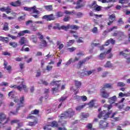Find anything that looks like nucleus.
<instances>
[{"label": "nucleus", "mask_w": 130, "mask_h": 130, "mask_svg": "<svg viewBox=\"0 0 130 130\" xmlns=\"http://www.w3.org/2000/svg\"><path fill=\"white\" fill-rule=\"evenodd\" d=\"M20 81H19V83H21V85H10V88H12V89H16L17 88L18 91H22V90H24V92H28V88L27 86L24 84H23V81L21 79L19 78Z\"/></svg>", "instance_id": "nucleus-1"}, {"label": "nucleus", "mask_w": 130, "mask_h": 130, "mask_svg": "<svg viewBox=\"0 0 130 130\" xmlns=\"http://www.w3.org/2000/svg\"><path fill=\"white\" fill-rule=\"evenodd\" d=\"M74 114H75V111L72 109H69L67 112L60 116L59 121L61 122V120L67 118V117H72Z\"/></svg>", "instance_id": "nucleus-2"}, {"label": "nucleus", "mask_w": 130, "mask_h": 130, "mask_svg": "<svg viewBox=\"0 0 130 130\" xmlns=\"http://www.w3.org/2000/svg\"><path fill=\"white\" fill-rule=\"evenodd\" d=\"M51 85H52V86H55V88H52L53 93H55L56 92H59V91H60V89H59V87H60V85H61V83H60V81H55L53 80L51 83Z\"/></svg>", "instance_id": "nucleus-3"}, {"label": "nucleus", "mask_w": 130, "mask_h": 130, "mask_svg": "<svg viewBox=\"0 0 130 130\" xmlns=\"http://www.w3.org/2000/svg\"><path fill=\"white\" fill-rule=\"evenodd\" d=\"M111 113H112V111H110L107 113L106 111H105V110H104L99 114L98 117L99 118L104 117V119H106L109 117V115H110Z\"/></svg>", "instance_id": "nucleus-4"}, {"label": "nucleus", "mask_w": 130, "mask_h": 130, "mask_svg": "<svg viewBox=\"0 0 130 130\" xmlns=\"http://www.w3.org/2000/svg\"><path fill=\"white\" fill-rule=\"evenodd\" d=\"M61 29H62V30H65V31H67V30H69V29L78 30V29H79V26L76 25L68 24L67 26L63 25L61 26Z\"/></svg>", "instance_id": "nucleus-5"}, {"label": "nucleus", "mask_w": 130, "mask_h": 130, "mask_svg": "<svg viewBox=\"0 0 130 130\" xmlns=\"http://www.w3.org/2000/svg\"><path fill=\"white\" fill-rule=\"evenodd\" d=\"M23 9L24 11H26L27 12H31L32 13H34L35 14H37L38 15L39 14V11L36 9V6H34L30 8L24 7H23Z\"/></svg>", "instance_id": "nucleus-6"}, {"label": "nucleus", "mask_w": 130, "mask_h": 130, "mask_svg": "<svg viewBox=\"0 0 130 130\" xmlns=\"http://www.w3.org/2000/svg\"><path fill=\"white\" fill-rule=\"evenodd\" d=\"M50 125L52 127H56L58 125V124H57V122L55 121H53L50 124L46 125L44 127V129L46 130H51V128H50Z\"/></svg>", "instance_id": "nucleus-7"}, {"label": "nucleus", "mask_w": 130, "mask_h": 130, "mask_svg": "<svg viewBox=\"0 0 130 130\" xmlns=\"http://www.w3.org/2000/svg\"><path fill=\"white\" fill-rule=\"evenodd\" d=\"M75 85L76 88H77L76 90L74 89V92L75 95H77L78 93H79V88L82 86V82L81 81H79L78 80H75Z\"/></svg>", "instance_id": "nucleus-8"}, {"label": "nucleus", "mask_w": 130, "mask_h": 130, "mask_svg": "<svg viewBox=\"0 0 130 130\" xmlns=\"http://www.w3.org/2000/svg\"><path fill=\"white\" fill-rule=\"evenodd\" d=\"M28 42H29V41L27 38H25V37H21L19 41L20 45H24V44H26Z\"/></svg>", "instance_id": "nucleus-9"}, {"label": "nucleus", "mask_w": 130, "mask_h": 130, "mask_svg": "<svg viewBox=\"0 0 130 130\" xmlns=\"http://www.w3.org/2000/svg\"><path fill=\"white\" fill-rule=\"evenodd\" d=\"M42 19L47 20V21H52L55 19L53 16V14H51L49 15H45L43 17Z\"/></svg>", "instance_id": "nucleus-10"}, {"label": "nucleus", "mask_w": 130, "mask_h": 130, "mask_svg": "<svg viewBox=\"0 0 130 130\" xmlns=\"http://www.w3.org/2000/svg\"><path fill=\"white\" fill-rule=\"evenodd\" d=\"M120 55H123L124 57H127V55L130 54V50L126 49L124 51L119 52Z\"/></svg>", "instance_id": "nucleus-11"}, {"label": "nucleus", "mask_w": 130, "mask_h": 130, "mask_svg": "<svg viewBox=\"0 0 130 130\" xmlns=\"http://www.w3.org/2000/svg\"><path fill=\"white\" fill-rule=\"evenodd\" d=\"M22 5V2L20 0L16 1L15 2H12L10 3V6L16 8L17 7H20Z\"/></svg>", "instance_id": "nucleus-12"}, {"label": "nucleus", "mask_w": 130, "mask_h": 130, "mask_svg": "<svg viewBox=\"0 0 130 130\" xmlns=\"http://www.w3.org/2000/svg\"><path fill=\"white\" fill-rule=\"evenodd\" d=\"M101 93L103 98H108L109 97V94H110V93H108L104 88L101 89Z\"/></svg>", "instance_id": "nucleus-13"}, {"label": "nucleus", "mask_w": 130, "mask_h": 130, "mask_svg": "<svg viewBox=\"0 0 130 130\" xmlns=\"http://www.w3.org/2000/svg\"><path fill=\"white\" fill-rule=\"evenodd\" d=\"M73 97L74 98V99H78V100H82V101H83L85 102V101H87V96H79L77 95L76 94L73 95Z\"/></svg>", "instance_id": "nucleus-14"}, {"label": "nucleus", "mask_w": 130, "mask_h": 130, "mask_svg": "<svg viewBox=\"0 0 130 130\" xmlns=\"http://www.w3.org/2000/svg\"><path fill=\"white\" fill-rule=\"evenodd\" d=\"M91 7L94 8L95 10L99 12L101 10V7L97 5V3L96 1H93L91 4Z\"/></svg>", "instance_id": "nucleus-15"}, {"label": "nucleus", "mask_w": 130, "mask_h": 130, "mask_svg": "<svg viewBox=\"0 0 130 130\" xmlns=\"http://www.w3.org/2000/svg\"><path fill=\"white\" fill-rule=\"evenodd\" d=\"M115 20V14H112L109 16V22H108V25L110 26L111 24L113 23V21Z\"/></svg>", "instance_id": "nucleus-16"}, {"label": "nucleus", "mask_w": 130, "mask_h": 130, "mask_svg": "<svg viewBox=\"0 0 130 130\" xmlns=\"http://www.w3.org/2000/svg\"><path fill=\"white\" fill-rule=\"evenodd\" d=\"M109 124L106 122L101 121L100 122V127H101V128H106V127H108L109 126Z\"/></svg>", "instance_id": "nucleus-17"}, {"label": "nucleus", "mask_w": 130, "mask_h": 130, "mask_svg": "<svg viewBox=\"0 0 130 130\" xmlns=\"http://www.w3.org/2000/svg\"><path fill=\"white\" fill-rule=\"evenodd\" d=\"M31 33V31L29 30H24L22 31H20L19 32H18V37H21V36H24L25 34H30Z\"/></svg>", "instance_id": "nucleus-18"}, {"label": "nucleus", "mask_w": 130, "mask_h": 130, "mask_svg": "<svg viewBox=\"0 0 130 130\" xmlns=\"http://www.w3.org/2000/svg\"><path fill=\"white\" fill-rule=\"evenodd\" d=\"M110 52H111V49H109L107 53H101L99 56L100 59H104V58H105V56H106V55L108 54V53H110Z\"/></svg>", "instance_id": "nucleus-19"}, {"label": "nucleus", "mask_w": 130, "mask_h": 130, "mask_svg": "<svg viewBox=\"0 0 130 130\" xmlns=\"http://www.w3.org/2000/svg\"><path fill=\"white\" fill-rule=\"evenodd\" d=\"M119 36V39L120 40H121V39H120V37H123L124 36V34H123V32H121V31H116L115 32H114L113 34V36Z\"/></svg>", "instance_id": "nucleus-20"}, {"label": "nucleus", "mask_w": 130, "mask_h": 130, "mask_svg": "<svg viewBox=\"0 0 130 130\" xmlns=\"http://www.w3.org/2000/svg\"><path fill=\"white\" fill-rule=\"evenodd\" d=\"M4 64L5 66V69L8 71V73H10L12 71V67L11 66H8V62L6 61H4Z\"/></svg>", "instance_id": "nucleus-21"}, {"label": "nucleus", "mask_w": 130, "mask_h": 130, "mask_svg": "<svg viewBox=\"0 0 130 130\" xmlns=\"http://www.w3.org/2000/svg\"><path fill=\"white\" fill-rule=\"evenodd\" d=\"M116 100H117V98H116V96L114 95L113 97L109 99V102L111 105L113 104V103H114Z\"/></svg>", "instance_id": "nucleus-22"}, {"label": "nucleus", "mask_w": 130, "mask_h": 130, "mask_svg": "<svg viewBox=\"0 0 130 130\" xmlns=\"http://www.w3.org/2000/svg\"><path fill=\"white\" fill-rule=\"evenodd\" d=\"M20 103L21 105L19 106V107H18L16 109V111H18L19 110V107H23L24 106V96H22L20 99Z\"/></svg>", "instance_id": "nucleus-23"}, {"label": "nucleus", "mask_w": 130, "mask_h": 130, "mask_svg": "<svg viewBox=\"0 0 130 130\" xmlns=\"http://www.w3.org/2000/svg\"><path fill=\"white\" fill-rule=\"evenodd\" d=\"M6 118H7V116L6 115V114L3 113H0V121H4V120H5Z\"/></svg>", "instance_id": "nucleus-24"}, {"label": "nucleus", "mask_w": 130, "mask_h": 130, "mask_svg": "<svg viewBox=\"0 0 130 130\" xmlns=\"http://www.w3.org/2000/svg\"><path fill=\"white\" fill-rule=\"evenodd\" d=\"M99 2H101V3H103V4H105V3H115L116 1L117 0H98Z\"/></svg>", "instance_id": "nucleus-25"}, {"label": "nucleus", "mask_w": 130, "mask_h": 130, "mask_svg": "<svg viewBox=\"0 0 130 130\" xmlns=\"http://www.w3.org/2000/svg\"><path fill=\"white\" fill-rule=\"evenodd\" d=\"M29 40H31L34 42V43H37V38L36 36H31L29 38Z\"/></svg>", "instance_id": "nucleus-26"}, {"label": "nucleus", "mask_w": 130, "mask_h": 130, "mask_svg": "<svg viewBox=\"0 0 130 130\" xmlns=\"http://www.w3.org/2000/svg\"><path fill=\"white\" fill-rule=\"evenodd\" d=\"M96 101V100H91L88 104L89 107L90 108H92V107H94V105H95V102Z\"/></svg>", "instance_id": "nucleus-27"}, {"label": "nucleus", "mask_w": 130, "mask_h": 130, "mask_svg": "<svg viewBox=\"0 0 130 130\" xmlns=\"http://www.w3.org/2000/svg\"><path fill=\"white\" fill-rule=\"evenodd\" d=\"M86 105H87V104H86L85 103H84L83 105L79 106L78 107H77L76 110L77 111H80V110H81V109H83L84 108V107H85V106H86Z\"/></svg>", "instance_id": "nucleus-28"}, {"label": "nucleus", "mask_w": 130, "mask_h": 130, "mask_svg": "<svg viewBox=\"0 0 130 130\" xmlns=\"http://www.w3.org/2000/svg\"><path fill=\"white\" fill-rule=\"evenodd\" d=\"M0 41L7 43V42H9V39L7 37H0Z\"/></svg>", "instance_id": "nucleus-29"}, {"label": "nucleus", "mask_w": 130, "mask_h": 130, "mask_svg": "<svg viewBox=\"0 0 130 130\" xmlns=\"http://www.w3.org/2000/svg\"><path fill=\"white\" fill-rule=\"evenodd\" d=\"M3 30H4V31H8L9 30V23L7 22H5L4 23V26L3 27Z\"/></svg>", "instance_id": "nucleus-30"}, {"label": "nucleus", "mask_w": 130, "mask_h": 130, "mask_svg": "<svg viewBox=\"0 0 130 130\" xmlns=\"http://www.w3.org/2000/svg\"><path fill=\"white\" fill-rule=\"evenodd\" d=\"M45 9L46 10H47V11L50 12V11H52V5L45 6Z\"/></svg>", "instance_id": "nucleus-31"}, {"label": "nucleus", "mask_w": 130, "mask_h": 130, "mask_svg": "<svg viewBox=\"0 0 130 130\" xmlns=\"http://www.w3.org/2000/svg\"><path fill=\"white\" fill-rule=\"evenodd\" d=\"M84 63H85V61H80L77 64L78 69H80L81 67H82V66H83Z\"/></svg>", "instance_id": "nucleus-32"}, {"label": "nucleus", "mask_w": 130, "mask_h": 130, "mask_svg": "<svg viewBox=\"0 0 130 130\" xmlns=\"http://www.w3.org/2000/svg\"><path fill=\"white\" fill-rule=\"evenodd\" d=\"M8 96L10 98H14L15 97V92L13 91L9 92Z\"/></svg>", "instance_id": "nucleus-33"}, {"label": "nucleus", "mask_w": 130, "mask_h": 130, "mask_svg": "<svg viewBox=\"0 0 130 130\" xmlns=\"http://www.w3.org/2000/svg\"><path fill=\"white\" fill-rule=\"evenodd\" d=\"M25 45L22 47V48L21 49V51H25V52H28L30 51V49L28 47L25 48Z\"/></svg>", "instance_id": "nucleus-34"}, {"label": "nucleus", "mask_w": 130, "mask_h": 130, "mask_svg": "<svg viewBox=\"0 0 130 130\" xmlns=\"http://www.w3.org/2000/svg\"><path fill=\"white\" fill-rule=\"evenodd\" d=\"M74 43H75V40H71L69 41L68 42H67V46H71V45H73Z\"/></svg>", "instance_id": "nucleus-35"}, {"label": "nucleus", "mask_w": 130, "mask_h": 130, "mask_svg": "<svg viewBox=\"0 0 130 130\" xmlns=\"http://www.w3.org/2000/svg\"><path fill=\"white\" fill-rule=\"evenodd\" d=\"M53 29H58V30H60L61 29V27L59 26V24L56 23L55 25L53 26Z\"/></svg>", "instance_id": "nucleus-36"}, {"label": "nucleus", "mask_w": 130, "mask_h": 130, "mask_svg": "<svg viewBox=\"0 0 130 130\" xmlns=\"http://www.w3.org/2000/svg\"><path fill=\"white\" fill-rule=\"evenodd\" d=\"M62 16H63V13L61 12H58L56 13V17L60 18V17H62Z\"/></svg>", "instance_id": "nucleus-37"}, {"label": "nucleus", "mask_w": 130, "mask_h": 130, "mask_svg": "<svg viewBox=\"0 0 130 130\" xmlns=\"http://www.w3.org/2000/svg\"><path fill=\"white\" fill-rule=\"evenodd\" d=\"M9 45H10V46H12V47H14V48H16L17 46V44L16 42H10Z\"/></svg>", "instance_id": "nucleus-38"}, {"label": "nucleus", "mask_w": 130, "mask_h": 130, "mask_svg": "<svg viewBox=\"0 0 130 130\" xmlns=\"http://www.w3.org/2000/svg\"><path fill=\"white\" fill-rule=\"evenodd\" d=\"M111 87H112V84H109V83H106L104 85V87L103 88L105 89V88H111Z\"/></svg>", "instance_id": "nucleus-39"}, {"label": "nucleus", "mask_w": 130, "mask_h": 130, "mask_svg": "<svg viewBox=\"0 0 130 130\" xmlns=\"http://www.w3.org/2000/svg\"><path fill=\"white\" fill-rule=\"evenodd\" d=\"M105 68H112V64L110 61H108L105 65Z\"/></svg>", "instance_id": "nucleus-40"}, {"label": "nucleus", "mask_w": 130, "mask_h": 130, "mask_svg": "<svg viewBox=\"0 0 130 130\" xmlns=\"http://www.w3.org/2000/svg\"><path fill=\"white\" fill-rule=\"evenodd\" d=\"M81 116H82V118H87V117H89V114L87 113H81Z\"/></svg>", "instance_id": "nucleus-41"}, {"label": "nucleus", "mask_w": 130, "mask_h": 130, "mask_svg": "<svg viewBox=\"0 0 130 130\" xmlns=\"http://www.w3.org/2000/svg\"><path fill=\"white\" fill-rule=\"evenodd\" d=\"M94 73H95V70L86 71V74L87 76H90V75H92V74H94Z\"/></svg>", "instance_id": "nucleus-42"}, {"label": "nucleus", "mask_w": 130, "mask_h": 130, "mask_svg": "<svg viewBox=\"0 0 130 130\" xmlns=\"http://www.w3.org/2000/svg\"><path fill=\"white\" fill-rule=\"evenodd\" d=\"M70 33H71V34H73V37L75 38H78V33H77V32L71 30L70 31Z\"/></svg>", "instance_id": "nucleus-43"}, {"label": "nucleus", "mask_w": 130, "mask_h": 130, "mask_svg": "<svg viewBox=\"0 0 130 130\" xmlns=\"http://www.w3.org/2000/svg\"><path fill=\"white\" fill-rule=\"evenodd\" d=\"M37 123V121L35 120L34 122H29L28 125H30V126H33L34 125H36Z\"/></svg>", "instance_id": "nucleus-44"}, {"label": "nucleus", "mask_w": 130, "mask_h": 130, "mask_svg": "<svg viewBox=\"0 0 130 130\" xmlns=\"http://www.w3.org/2000/svg\"><path fill=\"white\" fill-rule=\"evenodd\" d=\"M93 125L91 123H88L87 125V130H94V129L92 128Z\"/></svg>", "instance_id": "nucleus-45"}, {"label": "nucleus", "mask_w": 130, "mask_h": 130, "mask_svg": "<svg viewBox=\"0 0 130 130\" xmlns=\"http://www.w3.org/2000/svg\"><path fill=\"white\" fill-rule=\"evenodd\" d=\"M104 107L107 108V110H110V109H111V108H112V105H108L107 104H105L104 106Z\"/></svg>", "instance_id": "nucleus-46"}, {"label": "nucleus", "mask_w": 130, "mask_h": 130, "mask_svg": "<svg viewBox=\"0 0 130 130\" xmlns=\"http://www.w3.org/2000/svg\"><path fill=\"white\" fill-rule=\"evenodd\" d=\"M39 113V110L35 109L31 112V114H38Z\"/></svg>", "instance_id": "nucleus-47"}, {"label": "nucleus", "mask_w": 130, "mask_h": 130, "mask_svg": "<svg viewBox=\"0 0 130 130\" xmlns=\"http://www.w3.org/2000/svg\"><path fill=\"white\" fill-rule=\"evenodd\" d=\"M78 43H83L84 42V39L82 37L79 38L77 40Z\"/></svg>", "instance_id": "nucleus-48"}, {"label": "nucleus", "mask_w": 130, "mask_h": 130, "mask_svg": "<svg viewBox=\"0 0 130 130\" xmlns=\"http://www.w3.org/2000/svg\"><path fill=\"white\" fill-rule=\"evenodd\" d=\"M92 32L94 34L98 33V29L97 28V27H93L92 29Z\"/></svg>", "instance_id": "nucleus-49"}, {"label": "nucleus", "mask_w": 130, "mask_h": 130, "mask_svg": "<svg viewBox=\"0 0 130 130\" xmlns=\"http://www.w3.org/2000/svg\"><path fill=\"white\" fill-rule=\"evenodd\" d=\"M11 8L8 7H6V12L7 13V14H10V13H11Z\"/></svg>", "instance_id": "nucleus-50"}, {"label": "nucleus", "mask_w": 130, "mask_h": 130, "mask_svg": "<svg viewBox=\"0 0 130 130\" xmlns=\"http://www.w3.org/2000/svg\"><path fill=\"white\" fill-rule=\"evenodd\" d=\"M1 86H5V87H8L9 86V83L3 82L1 83Z\"/></svg>", "instance_id": "nucleus-51"}, {"label": "nucleus", "mask_w": 130, "mask_h": 130, "mask_svg": "<svg viewBox=\"0 0 130 130\" xmlns=\"http://www.w3.org/2000/svg\"><path fill=\"white\" fill-rule=\"evenodd\" d=\"M67 50L68 51H70V52H73V51H75L76 50V48L72 47L70 48H68Z\"/></svg>", "instance_id": "nucleus-52"}, {"label": "nucleus", "mask_w": 130, "mask_h": 130, "mask_svg": "<svg viewBox=\"0 0 130 130\" xmlns=\"http://www.w3.org/2000/svg\"><path fill=\"white\" fill-rule=\"evenodd\" d=\"M40 84H43L44 85H45L46 86H47L48 85V83L46 82V81L41 80V81L39 82Z\"/></svg>", "instance_id": "nucleus-53"}, {"label": "nucleus", "mask_w": 130, "mask_h": 130, "mask_svg": "<svg viewBox=\"0 0 130 130\" xmlns=\"http://www.w3.org/2000/svg\"><path fill=\"white\" fill-rule=\"evenodd\" d=\"M18 122H19V120L18 119L12 120L11 121V124H14V123H17Z\"/></svg>", "instance_id": "nucleus-54"}, {"label": "nucleus", "mask_w": 130, "mask_h": 130, "mask_svg": "<svg viewBox=\"0 0 130 130\" xmlns=\"http://www.w3.org/2000/svg\"><path fill=\"white\" fill-rule=\"evenodd\" d=\"M70 19H71L70 16H66L64 18V22H69V21H70Z\"/></svg>", "instance_id": "nucleus-55"}, {"label": "nucleus", "mask_w": 130, "mask_h": 130, "mask_svg": "<svg viewBox=\"0 0 130 130\" xmlns=\"http://www.w3.org/2000/svg\"><path fill=\"white\" fill-rule=\"evenodd\" d=\"M118 86L119 87H124L125 86V84L123 83V82H118Z\"/></svg>", "instance_id": "nucleus-56"}, {"label": "nucleus", "mask_w": 130, "mask_h": 130, "mask_svg": "<svg viewBox=\"0 0 130 130\" xmlns=\"http://www.w3.org/2000/svg\"><path fill=\"white\" fill-rule=\"evenodd\" d=\"M19 67H20V70H23V69H25L24 64L23 63H20L19 64Z\"/></svg>", "instance_id": "nucleus-57"}, {"label": "nucleus", "mask_w": 130, "mask_h": 130, "mask_svg": "<svg viewBox=\"0 0 130 130\" xmlns=\"http://www.w3.org/2000/svg\"><path fill=\"white\" fill-rule=\"evenodd\" d=\"M25 15L22 16H20V17L18 18V21L21 22V21H22V20H25Z\"/></svg>", "instance_id": "nucleus-58"}, {"label": "nucleus", "mask_w": 130, "mask_h": 130, "mask_svg": "<svg viewBox=\"0 0 130 130\" xmlns=\"http://www.w3.org/2000/svg\"><path fill=\"white\" fill-rule=\"evenodd\" d=\"M80 76H81V77H86L87 76H88L87 75V71H85L84 72H82L80 74Z\"/></svg>", "instance_id": "nucleus-59"}, {"label": "nucleus", "mask_w": 130, "mask_h": 130, "mask_svg": "<svg viewBox=\"0 0 130 130\" xmlns=\"http://www.w3.org/2000/svg\"><path fill=\"white\" fill-rule=\"evenodd\" d=\"M8 36L9 37H10L11 38H12V39L15 40V39H17V37L16 36H14L11 34H8Z\"/></svg>", "instance_id": "nucleus-60"}, {"label": "nucleus", "mask_w": 130, "mask_h": 130, "mask_svg": "<svg viewBox=\"0 0 130 130\" xmlns=\"http://www.w3.org/2000/svg\"><path fill=\"white\" fill-rule=\"evenodd\" d=\"M116 29H117V26H113L109 29V32H111V31H113V30H116Z\"/></svg>", "instance_id": "nucleus-61"}, {"label": "nucleus", "mask_w": 130, "mask_h": 130, "mask_svg": "<svg viewBox=\"0 0 130 130\" xmlns=\"http://www.w3.org/2000/svg\"><path fill=\"white\" fill-rule=\"evenodd\" d=\"M76 15L78 18H81V17L83 16V13H82V12H78Z\"/></svg>", "instance_id": "nucleus-62"}, {"label": "nucleus", "mask_w": 130, "mask_h": 130, "mask_svg": "<svg viewBox=\"0 0 130 130\" xmlns=\"http://www.w3.org/2000/svg\"><path fill=\"white\" fill-rule=\"evenodd\" d=\"M62 61V60L61 59H60L59 60V61L57 63V67H60V64H61V62Z\"/></svg>", "instance_id": "nucleus-63"}, {"label": "nucleus", "mask_w": 130, "mask_h": 130, "mask_svg": "<svg viewBox=\"0 0 130 130\" xmlns=\"http://www.w3.org/2000/svg\"><path fill=\"white\" fill-rule=\"evenodd\" d=\"M92 46H97V47H100V43H93L92 44Z\"/></svg>", "instance_id": "nucleus-64"}]
</instances>
